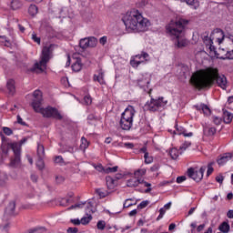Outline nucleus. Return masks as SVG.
Segmentation results:
<instances>
[{
  "instance_id": "f257e3e1",
  "label": "nucleus",
  "mask_w": 233,
  "mask_h": 233,
  "mask_svg": "<svg viewBox=\"0 0 233 233\" xmlns=\"http://www.w3.org/2000/svg\"><path fill=\"white\" fill-rule=\"evenodd\" d=\"M191 83L197 88H210L214 83L222 90H227V76L219 75V70L216 67H207L195 72L191 76Z\"/></svg>"
},
{
  "instance_id": "f03ea898",
  "label": "nucleus",
  "mask_w": 233,
  "mask_h": 233,
  "mask_svg": "<svg viewBox=\"0 0 233 233\" xmlns=\"http://www.w3.org/2000/svg\"><path fill=\"white\" fill-rule=\"evenodd\" d=\"M122 21L126 26V30L133 34L147 32L151 26L150 20L143 16V14L136 9L127 12Z\"/></svg>"
},
{
  "instance_id": "7ed1b4c3",
  "label": "nucleus",
  "mask_w": 233,
  "mask_h": 233,
  "mask_svg": "<svg viewBox=\"0 0 233 233\" xmlns=\"http://www.w3.org/2000/svg\"><path fill=\"white\" fill-rule=\"evenodd\" d=\"M188 25L187 20L180 18L177 21H171L166 26V32L175 41V46L184 48L188 45V40L185 38V26Z\"/></svg>"
},
{
  "instance_id": "20e7f679",
  "label": "nucleus",
  "mask_w": 233,
  "mask_h": 233,
  "mask_svg": "<svg viewBox=\"0 0 233 233\" xmlns=\"http://www.w3.org/2000/svg\"><path fill=\"white\" fill-rule=\"evenodd\" d=\"M33 97L31 106H33V110H35V112L42 114L43 117H57V116H59L57 108L52 106H41L43 105V93L41 91L35 90L33 93Z\"/></svg>"
},
{
  "instance_id": "39448f33",
  "label": "nucleus",
  "mask_w": 233,
  "mask_h": 233,
  "mask_svg": "<svg viewBox=\"0 0 233 233\" xmlns=\"http://www.w3.org/2000/svg\"><path fill=\"white\" fill-rule=\"evenodd\" d=\"M57 48V46L53 44L46 45L40 56V61L35 63L33 67L31 68V72L35 74H43V72L46 71V65H48V61L52 58V53L54 50Z\"/></svg>"
},
{
  "instance_id": "423d86ee",
  "label": "nucleus",
  "mask_w": 233,
  "mask_h": 233,
  "mask_svg": "<svg viewBox=\"0 0 233 233\" xmlns=\"http://www.w3.org/2000/svg\"><path fill=\"white\" fill-rule=\"evenodd\" d=\"M2 152L3 154H8V151L11 149L15 154V158L11 159V167H17L21 163V147L18 143H8L6 137L2 135Z\"/></svg>"
},
{
  "instance_id": "0eeeda50",
  "label": "nucleus",
  "mask_w": 233,
  "mask_h": 233,
  "mask_svg": "<svg viewBox=\"0 0 233 233\" xmlns=\"http://www.w3.org/2000/svg\"><path fill=\"white\" fill-rule=\"evenodd\" d=\"M134 116H136V108L128 106L121 114L119 125L122 130H130L134 127Z\"/></svg>"
},
{
  "instance_id": "6e6552de",
  "label": "nucleus",
  "mask_w": 233,
  "mask_h": 233,
  "mask_svg": "<svg viewBox=\"0 0 233 233\" xmlns=\"http://www.w3.org/2000/svg\"><path fill=\"white\" fill-rule=\"evenodd\" d=\"M216 37L218 45H221V43L225 41V32H223L221 29H217L213 31L209 36L207 33L202 36L204 44L210 50V52H212V50L215 48L213 45L214 39H216Z\"/></svg>"
},
{
  "instance_id": "1a4fd4ad",
  "label": "nucleus",
  "mask_w": 233,
  "mask_h": 233,
  "mask_svg": "<svg viewBox=\"0 0 233 233\" xmlns=\"http://www.w3.org/2000/svg\"><path fill=\"white\" fill-rule=\"evenodd\" d=\"M168 104V100L165 97L160 96L157 99L151 98L150 101H147L145 105V108L149 110V112H158V110H163Z\"/></svg>"
},
{
  "instance_id": "9d476101",
  "label": "nucleus",
  "mask_w": 233,
  "mask_h": 233,
  "mask_svg": "<svg viewBox=\"0 0 233 233\" xmlns=\"http://www.w3.org/2000/svg\"><path fill=\"white\" fill-rule=\"evenodd\" d=\"M150 61V55L142 51L141 54L133 56L130 59V65L133 68H137L140 65H147Z\"/></svg>"
},
{
  "instance_id": "9b49d317",
  "label": "nucleus",
  "mask_w": 233,
  "mask_h": 233,
  "mask_svg": "<svg viewBox=\"0 0 233 233\" xmlns=\"http://www.w3.org/2000/svg\"><path fill=\"white\" fill-rule=\"evenodd\" d=\"M80 47L84 50L86 48H94L97 46V38L94 36L82 38L79 42Z\"/></svg>"
},
{
  "instance_id": "f8f14e48",
  "label": "nucleus",
  "mask_w": 233,
  "mask_h": 233,
  "mask_svg": "<svg viewBox=\"0 0 233 233\" xmlns=\"http://www.w3.org/2000/svg\"><path fill=\"white\" fill-rule=\"evenodd\" d=\"M206 167H200L199 170H196L190 167L187 170V176L194 179V181H201L203 179V174H205Z\"/></svg>"
},
{
  "instance_id": "ddd939ff",
  "label": "nucleus",
  "mask_w": 233,
  "mask_h": 233,
  "mask_svg": "<svg viewBox=\"0 0 233 233\" xmlns=\"http://www.w3.org/2000/svg\"><path fill=\"white\" fill-rule=\"evenodd\" d=\"M139 185H144V187H151L152 185L141 178L132 177L127 181V187L130 188H135L136 187H139Z\"/></svg>"
},
{
  "instance_id": "4468645a",
  "label": "nucleus",
  "mask_w": 233,
  "mask_h": 233,
  "mask_svg": "<svg viewBox=\"0 0 233 233\" xmlns=\"http://www.w3.org/2000/svg\"><path fill=\"white\" fill-rule=\"evenodd\" d=\"M77 208H86V214H88L92 208V202L86 201V202H79L77 204H75L67 208V210H76ZM90 209V210H89Z\"/></svg>"
},
{
  "instance_id": "2eb2a0df",
  "label": "nucleus",
  "mask_w": 233,
  "mask_h": 233,
  "mask_svg": "<svg viewBox=\"0 0 233 233\" xmlns=\"http://www.w3.org/2000/svg\"><path fill=\"white\" fill-rule=\"evenodd\" d=\"M137 85L138 86H140V88L147 90V88H148V86L150 85V75L148 74L142 75L137 79Z\"/></svg>"
},
{
  "instance_id": "dca6fc26",
  "label": "nucleus",
  "mask_w": 233,
  "mask_h": 233,
  "mask_svg": "<svg viewBox=\"0 0 233 233\" xmlns=\"http://www.w3.org/2000/svg\"><path fill=\"white\" fill-rule=\"evenodd\" d=\"M175 128L176 130L174 131V134H176L177 136H183L184 137H192V136H194V133L192 132L187 133L185 127L181 126L176 125Z\"/></svg>"
},
{
  "instance_id": "f3484780",
  "label": "nucleus",
  "mask_w": 233,
  "mask_h": 233,
  "mask_svg": "<svg viewBox=\"0 0 233 233\" xmlns=\"http://www.w3.org/2000/svg\"><path fill=\"white\" fill-rule=\"evenodd\" d=\"M211 54H213L217 59H227V50L223 48L216 50V47H214V50H211Z\"/></svg>"
},
{
  "instance_id": "a211bd4d",
  "label": "nucleus",
  "mask_w": 233,
  "mask_h": 233,
  "mask_svg": "<svg viewBox=\"0 0 233 233\" xmlns=\"http://www.w3.org/2000/svg\"><path fill=\"white\" fill-rule=\"evenodd\" d=\"M140 152L144 154V159L146 165H150L151 163L154 162V157L148 154V151L147 150V147H144L140 148Z\"/></svg>"
},
{
  "instance_id": "6ab92c4d",
  "label": "nucleus",
  "mask_w": 233,
  "mask_h": 233,
  "mask_svg": "<svg viewBox=\"0 0 233 233\" xmlns=\"http://www.w3.org/2000/svg\"><path fill=\"white\" fill-rule=\"evenodd\" d=\"M232 159V153H226L220 158L218 159V164L220 166L225 165L226 163H228Z\"/></svg>"
},
{
  "instance_id": "aec40b11",
  "label": "nucleus",
  "mask_w": 233,
  "mask_h": 233,
  "mask_svg": "<svg viewBox=\"0 0 233 233\" xmlns=\"http://www.w3.org/2000/svg\"><path fill=\"white\" fill-rule=\"evenodd\" d=\"M72 194L68 193L65 197H62L59 202L60 207H68L70 201L72 200Z\"/></svg>"
},
{
  "instance_id": "412c9836",
  "label": "nucleus",
  "mask_w": 233,
  "mask_h": 233,
  "mask_svg": "<svg viewBox=\"0 0 233 233\" xmlns=\"http://www.w3.org/2000/svg\"><path fill=\"white\" fill-rule=\"evenodd\" d=\"M106 183L109 190H114V188H116V187L117 186V181L114 179L112 177H106Z\"/></svg>"
},
{
  "instance_id": "4be33fe9",
  "label": "nucleus",
  "mask_w": 233,
  "mask_h": 233,
  "mask_svg": "<svg viewBox=\"0 0 233 233\" xmlns=\"http://www.w3.org/2000/svg\"><path fill=\"white\" fill-rule=\"evenodd\" d=\"M86 214V217H83L80 219V224L81 225H88V223H90V221H92V215L91 214H94V210H92V208H91V210L89 209V212H87Z\"/></svg>"
},
{
  "instance_id": "5701e85b",
  "label": "nucleus",
  "mask_w": 233,
  "mask_h": 233,
  "mask_svg": "<svg viewBox=\"0 0 233 233\" xmlns=\"http://www.w3.org/2000/svg\"><path fill=\"white\" fill-rule=\"evenodd\" d=\"M6 87L11 96H14V94H15V81H14V79L7 80Z\"/></svg>"
},
{
  "instance_id": "b1692460",
  "label": "nucleus",
  "mask_w": 233,
  "mask_h": 233,
  "mask_svg": "<svg viewBox=\"0 0 233 233\" xmlns=\"http://www.w3.org/2000/svg\"><path fill=\"white\" fill-rule=\"evenodd\" d=\"M196 108L198 112H202L204 116H210V108L208 106L201 104L200 106H197Z\"/></svg>"
},
{
  "instance_id": "393cba45",
  "label": "nucleus",
  "mask_w": 233,
  "mask_h": 233,
  "mask_svg": "<svg viewBox=\"0 0 233 233\" xmlns=\"http://www.w3.org/2000/svg\"><path fill=\"white\" fill-rule=\"evenodd\" d=\"M94 81H97L100 85H105V73L99 70L97 75L94 76Z\"/></svg>"
},
{
  "instance_id": "a878e982",
  "label": "nucleus",
  "mask_w": 233,
  "mask_h": 233,
  "mask_svg": "<svg viewBox=\"0 0 233 233\" xmlns=\"http://www.w3.org/2000/svg\"><path fill=\"white\" fill-rule=\"evenodd\" d=\"M223 119H224V123H226L227 125H228L229 123H232V119H233V115L232 113L224 110L223 111Z\"/></svg>"
},
{
  "instance_id": "bb28decb",
  "label": "nucleus",
  "mask_w": 233,
  "mask_h": 233,
  "mask_svg": "<svg viewBox=\"0 0 233 233\" xmlns=\"http://www.w3.org/2000/svg\"><path fill=\"white\" fill-rule=\"evenodd\" d=\"M81 68H83V64L81 63V59L77 58L72 65V70L74 72H81Z\"/></svg>"
},
{
  "instance_id": "cd10ccee",
  "label": "nucleus",
  "mask_w": 233,
  "mask_h": 233,
  "mask_svg": "<svg viewBox=\"0 0 233 233\" xmlns=\"http://www.w3.org/2000/svg\"><path fill=\"white\" fill-rule=\"evenodd\" d=\"M184 3H187V5L191 6L194 10H198V8H199V1L198 0H184Z\"/></svg>"
},
{
  "instance_id": "c85d7f7f",
  "label": "nucleus",
  "mask_w": 233,
  "mask_h": 233,
  "mask_svg": "<svg viewBox=\"0 0 233 233\" xmlns=\"http://www.w3.org/2000/svg\"><path fill=\"white\" fill-rule=\"evenodd\" d=\"M146 174H147V169L146 168H140V169H137L134 172V176L137 179H141L143 177V176H145Z\"/></svg>"
},
{
  "instance_id": "c756f323",
  "label": "nucleus",
  "mask_w": 233,
  "mask_h": 233,
  "mask_svg": "<svg viewBox=\"0 0 233 233\" xmlns=\"http://www.w3.org/2000/svg\"><path fill=\"white\" fill-rule=\"evenodd\" d=\"M37 12H39V9L37 8V5H31L28 8V14L29 15H32L34 17L35 15H37Z\"/></svg>"
},
{
  "instance_id": "7c9ffc66",
  "label": "nucleus",
  "mask_w": 233,
  "mask_h": 233,
  "mask_svg": "<svg viewBox=\"0 0 233 233\" xmlns=\"http://www.w3.org/2000/svg\"><path fill=\"white\" fill-rule=\"evenodd\" d=\"M15 210V202L9 203L8 207L5 209L6 214L9 216H14V211Z\"/></svg>"
},
{
  "instance_id": "2f4dec72",
  "label": "nucleus",
  "mask_w": 233,
  "mask_h": 233,
  "mask_svg": "<svg viewBox=\"0 0 233 233\" xmlns=\"http://www.w3.org/2000/svg\"><path fill=\"white\" fill-rule=\"evenodd\" d=\"M218 229L220 230V232L228 233V232H230V225H228L227 222H223L218 227Z\"/></svg>"
},
{
  "instance_id": "473e14b6",
  "label": "nucleus",
  "mask_w": 233,
  "mask_h": 233,
  "mask_svg": "<svg viewBox=\"0 0 233 233\" xmlns=\"http://www.w3.org/2000/svg\"><path fill=\"white\" fill-rule=\"evenodd\" d=\"M8 181V176L5 172H0V187L6 185Z\"/></svg>"
},
{
  "instance_id": "72a5a7b5",
  "label": "nucleus",
  "mask_w": 233,
  "mask_h": 233,
  "mask_svg": "<svg viewBox=\"0 0 233 233\" xmlns=\"http://www.w3.org/2000/svg\"><path fill=\"white\" fill-rule=\"evenodd\" d=\"M37 156L38 157H45V146L43 144H37Z\"/></svg>"
},
{
  "instance_id": "f704fd0d",
  "label": "nucleus",
  "mask_w": 233,
  "mask_h": 233,
  "mask_svg": "<svg viewBox=\"0 0 233 233\" xmlns=\"http://www.w3.org/2000/svg\"><path fill=\"white\" fill-rule=\"evenodd\" d=\"M90 145V143L88 142V140H86V138H85V137H81V144H80V148L81 150H86V148H88V146Z\"/></svg>"
},
{
  "instance_id": "c9c22d12",
  "label": "nucleus",
  "mask_w": 233,
  "mask_h": 233,
  "mask_svg": "<svg viewBox=\"0 0 233 233\" xmlns=\"http://www.w3.org/2000/svg\"><path fill=\"white\" fill-rule=\"evenodd\" d=\"M21 6H22V4H21V1L19 0H13L11 2V8L13 10H18V8H21Z\"/></svg>"
},
{
  "instance_id": "e433bc0d",
  "label": "nucleus",
  "mask_w": 233,
  "mask_h": 233,
  "mask_svg": "<svg viewBox=\"0 0 233 233\" xmlns=\"http://www.w3.org/2000/svg\"><path fill=\"white\" fill-rule=\"evenodd\" d=\"M169 155L172 159H176L177 157H179V150H177V148H172L169 151Z\"/></svg>"
},
{
  "instance_id": "4c0bfd02",
  "label": "nucleus",
  "mask_w": 233,
  "mask_h": 233,
  "mask_svg": "<svg viewBox=\"0 0 233 233\" xmlns=\"http://www.w3.org/2000/svg\"><path fill=\"white\" fill-rule=\"evenodd\" d=\"M204 134H206V136H214V134H216V128L207 127L204 129Z\"/></svg>"
},
{
  "instance_id": "58836bf2",
  "label": "nucleus",
  "mask_w": 233,
  "mask_h": 233,
  "mask_svg": "<svg viewBox=\"0 0 233 233\" xmlns=\"http://www.w3.org/2000/svg\"><path fill=\"white\" fill-rule=\"evenodd\" d=\"M119 167L117 166H115L113 167H106L105 170H104V174H114L117 171Z\"/></svg>"
},
{
  "instance_id": "ea45409f",
  "label": "nucleus",
  "mask_w": 233,
  "mask_h": 233,
  "mask_svg": "<svg viewBox=\"0 0 233 233\" xmlns=\"http://www.w3.org/2000/svg\"><path fill=\"white\" fill-rule=\"evenodd\" d=\"M96 192L99 196V198H106V196H108V192L101 188L96 189Z\"/></svg>"
},
{
  "instance_id": "a19ab883",
  "label": "nucleus",
  "mask_w": 233,
  "mask_h": 233,
  "mask_svg": "<svg viewBox=\"0 0 233 233\" xmlns=\"http://www.w3.org/2000/svg\"><path fill=\"white\" fill-rule=\"evenodd\" d=\"M36 167L39 170H43V168H45V161H43V157H38Z\"/></svg>"
},
{
  "instance_id": "79ce46f5",
  "label": "nucleus",
  "mask_w": 233,
  "mask_h": 233,
  "mask_svg": "<svg viewBox=\"0 0 233 233\" xmlns=\"http://www.w3.org/2000/svg\"><path fill=\"white\" fill-rule=\"evenodd\" d=\"M29 233H48V231L45 228H36L29 231Z\"/></svg>"
},
{
  "instance_id": "37998d69",
  "label": "nucleus",
  "mask_w": 233,
  "mask_h": 233,
  "mask_svg": "<svg viewBox=\"0 0 233 233\" xmlns=\"http://www.w3.org/2000/svg\"><path fill=\"white\" fill-rule=\"evenodd\" d=\"M96 227H97L98 230H103L106 227V222H105V220H99L96 223Z\"/></svg>"
},
{
  "instance_id": "c03bdc74",
  "label": "nucleus",
  "mask_w": 233,
  "mask_h": 233,
  "mask_svg": "<svg viewBox=\"0 0 233 233\" xmlns=\"http://www.w3.org/2000/svg\"><path fill=\"white\" fill-rule=\"evenodd\" d=\"M149 203L150 202L148 200H144L137 206V208H139V210H143V208H147V207H148Z\"/></svg>"
},
{
  "instance_id": "a18cd8bd",
  "label": "nucleus",
  "mask_w": 233,
  "mask_h": 233,
  "mask_svg": "<svg viewBox=\"0 0 233 233\" xmlns=\"http://www.w3.org/2000/svg\"><path fill=\"white\" fill-rule=\"evenodd\" d=\"M31 39H33L35 43H37V45H41V38L37 36L35 33H32Z\"/></svg>"
},
{
  "instance_id": "49530a36",
  "label": "nucleus",
  "mask_w": 233,
  "mask_h": 233,
  "mask_svg": "<svg viewBox=\"0 0 233 233\" xmlns=\"http://www.w3.org/2000/svg\"><path fill=\"white\" fill-rule=\"evenodd\" d=\"M166 213H167V209L165 208H161L159 209V215L157 218V221H159V219H163V216H165Z\"/></svg>"
},
{
  "instance_id": "de8ad7c7",
  "label": "nucleus",
  "mask_w": 233,
  "mask_h": 233,
  "mask_svg": "<svg viewBox=\"0 0 233 233\" xmlns=\"http://www.w3.org/2000/svg\"><path fill=\"white\" fill-rule=\"evenodd\" d=\"M84 105H92V96H84Z\"/></svg>"
},
{
  "instance_id": "09e8293b",
  "label": "nucleus",
  "mask_w": 233,
  "mask_h": 233,
  "mask_svg": "<svg viewBox=\"0 0 233 233\" xmlns=\"http://www.w3.org/2000/svg\"><path fill=\"white\" fill-rule=\"evenodd\" d=\"M3 132L4 134H5V136H12V134H14V131H12V129L10 127H3Z\"/></svg>"
},
{
  "instance_id": "8fccbe9b",
  "label": "nucleus",
  "mask_w": 233,
  "mask_h": 233,
  "mask_svg": "<svg viewBox=\"0 0 233 233\" xmlns=\"http://www.w3.org/2000/svg\"><path fill=\"white\" fill-rule=\"evenodd\" d=\"M190 145H192V143H190V141H186V142H184V143L180 146V150H187V148H188V147H190Z\"/></svg>"
},
{
  "instance_id": "3c124183",
  "label": "nucleus",
  "mask_w": 233,
  "mask_h": 233,
  "mask_svg": "<svg viewBox=\"0 0 233 233\" xmlns=\"http://www.w3.org/2000/svg\"><path fill=\"white\" fill-rule=\"evenodd\" d=\"M70 223H72V225H75L76 227H79V225H81V219H79V218H71Z\"/></svg>"
},
{
  "instance_id": "603ef678",
  "label": "nucleus",
  "mask_w": 233,
  "mask_h": 233,
  "mask_svg": "<svg viewBox=\"0 0 233 233\" xmlns=\"http://www.w3.org/2000/svg\"><path fill=\"white\" fill-rule=\"evenodd\" d=\"M61 83L62 85H64V86H66V88H68V86H70V82H68V77H63L61 79Z\"/></svg>"
},
{
  "instance_id": "864d4df0",
  "label": "nucleus",
  "mask_w": 233,
  "mask_h": 233,
  "mask_svg": "<svg viewBox=\"0 0 233 233\" xmlns=\"http://www.w3.org/2000/svg\"><path fill=\"white\" fill-rule=\"evenodd\" d=\"M16 119L18 125H22V127H26V122L23 121L21 116L17 115Z\"/></svg>"
},
{
  "instance_id": "5fc2aeb1",
  "label": "nucleus",
  "mask_w": 233,
  "mask_h": 233,
  "mask_svg": "<svg viewBox=\"0 0 233 233\" xmlns=\"http://www.w3.org/2000/svg\"><path fill=\"white\" fill-rule=\"evenodd\" d=\"M94 167L97 170V172H104L105 173V167H103V165L99 164L96 166H94Z\"/></svg>"
},
{
  "instance_id": "6e6d98bb",
  "label": "nucleus",
  "mask_w": 233,
  "mask_h": 233,
  "mask_svg": "<svg viewBox=\"0 0 233 233\" xmlns=\"http://www.w3.org/2000/svg\"><path fill=\"white\" fill-rule=\"evenodd\" d=\"M129 201H132V198H127L124 203V208H128L129 207H132L134 204L128 203Z\"/></svg>"
},
{
  "instance_id": "4d7b16f0",
  "label": "nucleus",
  "mask_w": 233,
  "mask_h": 233,
  "mask_svg": "<svg viewBox=\"0 0 233 233\" xmlns=\"http://www.w3.org/2000/svg\"><path fill=\"white\" fill-rule=\"evenodd\" d=\"M212 172H214V167H212V164H208L207 175L210 176V174H212Z\"/></svg>"
},
{
  "instance_id": "13d9d810",
  "label": "nucleus",
  "mask_w": 233,
  "mask_h": 233,
  "mask_svg": "<svg viewBox=\"0 0 233 233\" xmlns=\"http://www.w3.org/2000/svg\"><path fill=\"white\" fill-rule=\"evenodd\" d=\"M79 229L77 228H67V233H78Z\"/></svg>"
},
{
  "instance_id": "bf43d9fd",
  "label": "nucleus",
  "mask_w": 233,
  "mask_h": 233,
  "mask_svg": "<svg viewBox=\"0 0 233 233\" xmlns=\"http://www.w3.org/2000/svg\"><path fill=\"white\" fill-rule=\"evenodd\" d=\"M213 122L215 125H221V118L218 116H213Z\"/></svg>"
},
{
  "instance_id": "052dcab7",
  "label": "nucleus",
  "mask_w": 233,
  "mask_h": 233,
  "mask_svg": "<svg viewBox=\"0 0 233 233\" xmlns=\"http://www.w3.org/2000/svg\"><path fill=\"white\" fill-rule=\"evenodd\" d=\"M183 181H187V177L181 176L177 177V183H183Z\"/></svg>"
},
{
  "instance_id": "680f3d73",
  "label": "nucleus",
  "mask_w": 233,
  "mask_h": 233,
  "mask_svg": "<svg viewBox=\"0 0 233 233\" xmlns=\"http://www.w3.org/2000/svg\"><path fill=\"white\" fill-rule=\"evenodd\" d=\"M224 179H225V177H224V176H221V175H219V176H218V177H216V181H217L218 183H220V184L223 183Z\"/></svg>"
},
{
  "instance_id": "e2e57ef3",
  "label": "nucleus",
  "mask_w": 233,
  "mask_h": 233,
  "mask_svg": "<svg viewBox=\"0 0 233 233\" xmlns=\"http://www.w3.org/2000/svg\"><path fill=\"white\" fill-rule=\"evenodd\" d=\"M227 59H233V49L231 51H227Z\"/></svg>"
},
{
  "instance_id": "0e129e2a",
  "label": "nucleus",
  "mask_w": 233,
  "mask_h": 233,
  "mask_svg": "<svg viewBox=\"0 0 233 233\" xmlns=\"http://www.w3.org/2000/svg\"><path fill=\"white\" fill-rule=\"evenodd\" d=\"M106 36H102L100 39H99V43L100 45H106Z\"/></svg>"
},
{
  "instance_id": "69168bd1",
  "label": "nucleus",
  "mask_w": 233,
  "mask_h": 233,
  "mask_svg": "<svg viewBox=\"0 0 233 233\" xmlns=\"http://www.w3.org/2000/svg\"><path fill=\"white\" fill-rule=\"evenodd\" d=\"M38 177L35 174L31 175V180L33 183H37Z\"/></svg>"
},
{
  "instance_id": "338daca9",
  "label": "nucleus",
  "mask_w": 233,
  "mask_h": 233,
  "mask_svg": "<svg viewBox=\"0 0 233 233\" xmlns=\"http://www.w3.org/2000/svg\"><path fill=\"white\" fill-rule=\"evenodd\" d=\"M228 219H233V210L229 209L227 213Z\"/></svg>"
},
{
  "instance_id": "774afa93",
  "label": "nucleus",
  "mask_w": 233,
  "mask_h": 233,
  "mask_svg": "<svg viewBox=\"0 0 233 233\" xmlns=\"http://www.w3.org/2000/svg\"><path fill=\"white\" fill-rule=\"evenodd\" d=\"M124 147L126 148H134V144L133 143H125Z\"/></svg>"
}]
</instances>
